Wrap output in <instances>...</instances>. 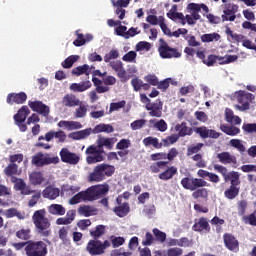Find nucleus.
<instances>
[{
    "label": "nucleus",
    "instance_id": "nucleus-1",
    "mask_svg": "<svg viewBox=\"0 0 256 256\" xmlns=\"http://www.w3.org/2000/svg\"><path fill=\"white\" fill-rule=\"evenodd\" d=\"M213 169L222 175L225 183L230 182V187L224 191L226 199L233 200L239 197V191L241 190V174L237 171L229 172L227 167L219 164H214Z\"/></svg>",
    "mask_w": 256,
    "mask_h": 256
},
{
    "label": "nucleus",
    "instance_id": "nucleus-2",
    "mask_svg": "<svg viewBox=\"0 0 256 256\" xmlns=\"http://www.w3.org/2000/svg\"><path fill=\"white\" fill-rule=\"evenodd\" d=\"M107 193H109L108 184L94 185L85 191L78 192L70 199L69 203L70 205H77L78 203H81V201H84V203L97 201V199H100L103 195H107Z\"/></svg>",
    "mask_w": 256,
    "mask_h": 256
},
{
    "label": "nucleus",
    "instance_id": "nucleus-3",
    "mask_svg": "<svg viewBox=\"0 0 256 256\" xmlns=\"http://www.w3.org/2000/svg\"><path fill=\"white\" fill-rule=\"evenodd\" d=\"M45 209L36 210L32 216L34 227L41 237H49L51 235V221L46 217Z\"/></svg>",
    "mask_w": 256,
    "mask_h": 256
},
{
    "label": "nucleus",
    "instance_id": "nucleus-4",
    "mask_svg": "<svg viewBox=\"0 0 256 256\" xmlns=\"http://www.w3.org/2000/svg\"><path fill=\"white\" fill-rule=\"evenodd\" d=\"M61 160L59 156L51 153L38 152L34 156H32L31 164L34 167H45L46 165H59Z\"/></svg>",
    "mask_w": 256,
    "mask_h": 256
},
{
    "label": "nucleus",
    "instance_id": "nucleus-5",
    "mask_svg": "<svg viewBox=\"0 0 256 256\" xmlns=\"http://www.w3.org/2000/svg\"><path fill=\"white\" fill-rule=\"evenodd\" d=\"M25 253L27 256H47L49 249L47 243L39 240H29L28 245L25 247Z\"/></svg>",
    "mask_w": 256,
    "mask_h": 256
},
{
    "label": "nucleus",
    "instance_id": "nucleus-6",
    "mask_svg": "<svg viewBox=\"0 0 256 256\" xmlns=\"http://www.w3.org/2000/svg\"><path fill=\"white\" fill-rule=\"evenodd\" d=\"M111 247V242L109 240H90L86 245V251L91 256L103 255L105 254V249Z\"/></svg>",
    "mask_w": 256,
    "mask_h": 256
},
{
    "label": "nucleus",
    "instance_id": "nucleus-7",
    "mask_svg": "<svg viewBox=\"0 0 256 256\" xmlns=\"http://www.w3.org/2000/svg\"><path fill=\"white\" fill-rule=\"evenodd\" d=\"M86 163L88 165H95V163H101L105 161V150H101L97 145H90L85 151Z\"/></svg>",
    "mask_w": 256,
    "mask_h": 256
},
{
    "label": "nucleus",
    "instance_id": "nucleus-8",
    "mask_svg": "<svg viewBox=\"0 0 256 256\" xmlns=\"http://www.w3.org/2000/svg\"><path fill=\"white\" fill-rule=\"evenodd\" d=\"M180 183L183 189L187 191H197V189H201L202 187H209V184L204 179L193 178L191 176L182 178Z\"/></svg>",
    "mask_w": 256,
    "mask_h": 256
},
{
    "label": "nucleus",
    "instance_id": "nucleus-9",
    "mask_svg": "<svg viewBox=\"0 0 256 256\" xmlns=\"http://www.w3.org/2000/svg\"><path fill=\"white\" fill-rule=\"evenodd\" d=\"M160 43L158 52L162 59H179L181 57V52L177 48H171L163 39H160Z\"/></svg>",
    "mask_w": 256,
    "mask_h": 256
},
{
    "label": "nucleus",
    "instance_id": "nucleus-10",
    "mask_svg": "<svg viewBox=\"0 0 256 256\" xmlns=\"http://www.w3.org/2000/svg\"><path fill=\"white\" fill-rule=\"evenodd\" d=\"M223 14L221 16L222 21H235L237 19V12L239 11V5L228 2L223 6Z\"/></svg>",
    "mask_w": 256,
    "mask_h": 256
},
{
    "label": "nucleus",
    "instance_id": "nucleus-11",
    "mask_svg": "<svg viewBox=\"0 0 256 256\" xmlns=\"http://www.w3.org/2000/svg\"><path fill=\"white\" fill-rule=\"evenodd\" d=\"M59 155L62 163H67L68 165H77L81 161V157L75 152H70L68 148H62Z\"/></svg>",
    "mask_w": 256,
    "mask_h": 256
},
{
    "label": "nucleus",
    "instance_id": "nucleus-12",
    "mask_svg": "<svg viewBox=\"0 0 256 256\" xmlns=\"http://www.w3.org/2000/svg\"><path fill=\"white\" fill-rule=\"evenodd\" d=\"M255 99V96L251 93H247L243 90L237 92V101L241 106H238L240 111H247L250 107V102Z\"/></svg>",
    "mask_w": 256,
    "mask_h": 256
},
{
    "label": "nucleus",
    "instance_id": "nucleus-13",
    "mask_svg": "<svg viewBox=\"0 0 256 256\" xmlns=\"http://www.w3.org/2000/svg\"><path fill=\"white\" fill-rule=\"evenodd\" d=\"M194 133L199 135L201 139H219L221 137V133L209 129L206 126L194 127Z\"/></svg>",
    "mask_w": 256,
    "mask_h": 256
},
{
    "label": "nucleus",
    "instance_id": "nucleus-14",
    "mask_svg": "<svg viewBox=\"0 0 256 256\" xmlns=\"http://www.w3.org/2000/svg\"><path fill=\"white\" fill-rule=\"evenodd\" d=\"M192 231L196 233H211V225H209V219L206 217H200L194 220Z\"/></svg>",
    "mask_w": 256,
    "mask_h": 256
},
{
    "label": "nucleus",
    "instance_id": "nucleus-15",
    "mask_svg": "<svg viewBox=\"0 0 256 256\" xmlns=\"http://www.w3.org/2000/svg\"><path fill=\"white\" fill-rule=\"evenodd\" d=\"M11 182L14 183L15 191H20L21 195H31L35 193L34 190H31L29 186L25 183V180L17 177H12Z\"/></svg>",
    "mask_w": 256,
    "mask_h": 256
},
{
    "label": "nucleus",
    "instance_id": "nucleus-16",
    "mask_svg": "<svg viewBox=\"0 0 256 256\" xmlns=\"http://www.w3.org/2000/svg\"><path fill=\"white\" fill-rule=\"evenodd\" d=\"M223 241L226 249L229 251H233L234 253H237L239 251V240L231 234V233H225L223 235Z\"/></svg>",
    "mask_w": 256,
    "mask_h": 256
},
{
    "label": "nucleus",
    "instance_id": "nucleus-17",
    "mask_svg": "<svg viewBox=\"0 0 256 256\" xmlns=\"http://www.w3.org/2000/svg\"><path fill=\"white\" fill-rule=\"evenodd\" d=\"M146 111H149L150 117H162L163 116V102L156 100L155 102L146 105Z\"/></svg>",
    "mask_w": 256,
    "mask_h": 256
},
{
    "label": "nucleus",
    "instance_id": "nucleus-18",
    "mask_svg": "<svg viewBox=\"0 0 256 256\" xmlns=\"http://www.w3.org/2000/svg\"><path fill=\"white\" fill-rule=\"evenodd\" d=\"M25 101H27V94L25 92L9 93L6 98V103H8V105H23Z\"/></svg>",
    "mask_w": 256,
    "mask_h": 256
},
{
    "label": "nucleus",
    "instance_id": "nucleus-19",
    "mask_svg": "<svg viewBox=\"0 0 256 256\" xmlns=\"http://www.w3.org/2000/svg\"><path fill=\"white\" fill-rule=\"evenodd\" d=\"M28 105L32 111H35L44 117L49 116V106L43 104L41 101H29Z\"/></svg>",
    "mask_w": 256,
    "mask_h": 256
},
{
    "label": "nucleus",
    "instance_id": "nucleus-20",
    "mask_svg": "<svg viewBox=\"0 0 256 256\" xmlns=\"http://www.w3.org/2000/svg\"><path fill=\"white\" fill-rule=\"evenodd\" d=\"M80 30L75 31L76 39L73 41L75 47H83L86 43H91L93 41V36L91 34L83 35L79 32Z\"/></svg>",
    "mask_w": 256,
    "mask_h": 256
},
{
    "label": "nucleus",
    "instance_id": "nucleus-21",
    "mask_svg": "<svg viewBox=\"0 0 256 256\" xmlns=\"http://www.w3.org/2000/svg\"><path fill=\"white\" fill-rule=\"evenodd\" d=\"M88 181L99 183L101 181H105V175L103 174V170L101 169L100 164H98L92 173L88 176Z\"/></svg>",
    "mask_w": 256,
    "mask_h": 256
},
{
    "label": "nucleus",
    "instance_id": "nucleus-22",
    "mask_svg": "<svg viewBox=\"0 0 256 256\" xmlns=\"http://www.w3.org/2000/svg\"><path fill=\"white\" fill-rule=\"evenodd\" d=\"M109 65L111 69H113V71L117 73V77H119V79H125L127 71H125V68L123 67V62H121L120 60L111 61L109 62Z\"/></svg>",
    "mask_w": 256,
    "mask_h": 256
},
{
    "label": "nucleus",
    "instance_id": "nucleus-23",
    "mask_svg": "<svg viewBox=\"0 0 256 256\" xmlns=\"http://www.w3.org/2000/svg\"><path fill=\"white\" fill-rule=\"evenodd\" d=\"M217 159L223 165H231V163H233L234 165L237 164V157L231 155V153L229 152L218 153Z\"/></svg>",
    "mask_w": 256,
    "mask_h": 256
},
{
    "label": "nucleus",
    "instance_id": "nucleus-24",
    "mask_svg": "<svg viewBox=\"0 0 256 256\" xmlns=\"http://www.w3.org/2000/svg\"><path fill=\"white\" fill-rule=\"evenodd\" d=\"M29 113H31V110H29V107L22 106L18 110V112L14 115L15 123H25V121H27V117H29Z\"/></svg>",
    "mask_w": 256,
    "mask_h": 256
},
{
    "label": "nucleus",
    "instance_id": "nucleus-25",
    "mask_svg": "<svg viewBox=\"0 0 256 256\" xmlns=\"http://www.w3.org/2000/svg\"><path fill=\"white\" fill-rule=\"evenodd\" d=\"M64 107H77L81 105V100L75 94H66L62 99Z\"/></svg>",
    "mask_w": 256,
    "mask_h": 256
},
{
    "label": "nucleus",
    "instance_id": "nucleus-26",
    "mask_svg": "<svg viewBox=\"0 0 256 256\" xmlns=\"http://www.w3.org/2000/svg\"><path fill=\"white\" fill-rule=\"evenodd\" d=\"M91 87V81L87 80L80 83H72L70 85V91H73V93H83V91H87V89H91Z\"/></svg>",
    "mask_w": 256,
    "mask_h": 256
},
{
    "label": "nucleus",
    "instance_id": "nucleus-27",
    "mask_svg": "<svg viewBox=\"0 0 256 256\" xmlns=\"http://www.w3.org/2000/svg\"><path fill=\"white\" fill-rule=\"evenodd\" d=\"M3 173L6 177H11V179H13V177L21 175V169H19V164L9 162V164L4 168Z\"/></svg>",
    "mask_w": 256,
    "mask_h": 256
},
{
    "label": "nucleus",
    "instance_id": "nucleus-28",
    "mask_svg": "<svg viewBox=\"0 0 256 256\" xmlns=\"http://www.w3.org/2000/svg\"><path fill=\"white\" fill-rule=\"evenodd\" d=\"M97 147L101 151H105L103 147H106V149H113V145H115V139L114 138H105V137H100L97 139Z\"/></svg>",
    "mask_w": 256,
    "mask_h": 256
},
{
    "label": "nucleus",
    "instance_id": "nucleus-29",
    "mask_svg": "<svg viewBox=\"0 0 256 256\" xmlns=\"http://www.w3.org/2000/svg\"><path fill=\"white\" fill-rule=\"evenodd\" d=\"M198 177H201V179H209L211 183H219L221 181V178H219V175L215 173H211L207 170L200 169L197 172Z\"/></svg>",
    "mask_w": 256,
    "mask_h": 256
},
{
    "label": "nucleus",
    "instance_id": "nucleus-30",
    "mask_svg": "<svg viewBox=\"0 0 256 256\" xmlns=\"http://www.w3.org/2000/svg\"><path fill=\"white\" fill-rule=\"evenodd\" d=\"M60 193H61V190H59V188L48 186L43 190L42 195L44 199L54 200V199H57V197H59Z\"/></svg>",
    "mask_w": 256,
    "mask_h": 256
},
{
    "label": "nucleus",
    "instance_id": "nucleus-31",
    "mask_svg": "<svg viewBox=\"0 0 256 256\" xmlns=\"http://www.w3.org/2000/svg\"><path fill=\"white\" fill-rule=\"evenodd\" d=\"M113 211L117 217H127L129 215V212L131 211V207H129V203L124 202L119 206H116L113 208Z\"/></svg>",
    "mask_w": 256,
    "mask_h": 256
},
{
    "label": "nucleus",
    "instance_id": "nucleus-32",
    "mask_svg": "<svg viewBox=\"0 0 256 256\" xmlns=\"http://www.w3.org/2000/svg\"><path fill=\"white\" fill-rule=\"evenodd\" d=\"M91 133H92V129L88 128V129L80 130L77 132H72L68 135V137L70 139H73L74 141H81V139H87V137H89Z\"/></svg>",
    "mask_w": 256,
    "mask_h": 256
},
{
    "label": "nucleus",
    "instance_id": "nucleus-33",
    "mask_svg": "<svg viewBox=\"0 0 256 256\" xmlns=\"http://www.w3.org/2000/svg\"><path fill=\"white\" fill-rule=\"evenodd\" d=\"M115 129L111 124L100 123L92 129V133L97 135L99 133H113Z\"/></svg>",
    "mask_w": 256,
    "mask_h": 256
},
{
    "label": "nucleus",
    "instance_id": "nucleus-34",
    "mask_svg": "<svg viewBox=\"0 0 256 256\" xmlns=\"http://www.w3.org/2000/svg\"><path fill=\"white\" fill-rule=\"evenodd\" d=\"M220 130L225 133L226 135H229L230 137H235L237 135H239V133H241V129H239L238 127L234 126V125H227V124H222L220 126Z\"/></svg>",
    "mask_w": 256,
    "mask_h": 256
},
{
    "label": "nucleus",
    "instance_id": "nucleus-35",
    "mask_svg": "<svg viewBox=\"0 0 256 256\" xmlns=\"http://www.w3.org/2000/svg\"><path fill=\"white\" fill-rule=\"evenodd\" d=\"M78 213L83 217H91L97 215V208L90 205H83L78 208Z\"/></svg>",
    "mask_w": 256,
    "mask_h": 256
},
{
    "label": "nucleus",
    "instance_id": "nucleus-36",
    "mask_svg": "<svg viewBox=\"0 0 256 256\" xmlns=\"http://www.w3.org/2000/svg\"><path fill=\"white\" fill-rule=\"evenodd\" d=\"M175 175H177V167L171 166L159 174V179H161V181H169V179H173Z\"/></svg>",
    "mask_w": 256,
    "mask_h": 256
},
{
    "label": "nucleus",
    "instance_id": "nucleus-37",
    "mask_svg": "<svg viewBox=\"0 0 256 256\" xmlns=\"http://www.w3.org/2000/svg\"><path fill=\"white\" fill-rule=\"evenodd\" d=\"M176 131L178 132L179 137H187V135H193L194 128L187 126L185 123L176 125Z\"/></svg>",
    "mask_w": 256,
    "mask_h": 256
},
{
    "label": "nucleus",
    "instance_id": "nucleus-38",
    "mask_svg": "<svg viewBox=\"0 0 256 256\" xmlns=\"http://www.w3.org/2000/svg\"><path fill=\"white\" fill-rule=\"evenodd\" d=\"M48 212L50 215L63 216L65 213H67V210L61 204H51L48 207Z\"/></svg>",
    "mask_w": 256,
    "mask_h": 256
},
{
    "label": "nucleus",
    "instance_id": "nucleus-39",
    "mask_svg": "<svg viewBox=\"0 0 256 256\" xmlns=\"http://www.w3.org/2000/svg\"><path fill=\"white\" fill-rule=\"evenodd\" d=\"M142 142H143V145H145V147H150V145H152L154 149L163 148V143H159V139L155 137L148 136L144 138Z\"/></svg>",
    "mask_w": 256,
    "mask_h": 256
},
{
    "label": "nucleus",
    "instance_id": "nucleus-40",
    "mask_svg": "<svg viewBox=\"0 0 256 256\" xmlns=\"http://www.w3.org/2000/svg\"><path fill=\"white\" fill-rule=\"evenodd\" d=\"M16 237L20 241H31V228H22L16 231Z\"/></svg>",
    "mask_w": 256,
    "mask_h": 256
},
{
    "label": "nucleus",
    "instance_id": "nucleus-41",
    "mask_svg": "<svg viewBox=\"0 0 256 256\" xmlns=\"http://www.w3.org/2000/svg\"><path fill=\"white\" fill-rule=\"evenodd\" d=\"M203 147H205V144L201 142L189 145L186 150L187 157H191L192 155L198 154L201 151V149H203Z\"/></svg>",
    "mask_w": 256,
    "mask_h": 256
},
{
    "label": "nucleus",
    "instance_id": "nucleus-42",
    "mask_svg": "<svg viewBox=\"0 0 256 256\" xmlns=\"http://www.w3.org/2000/svg\"><path fill=\"white\" fill-rule=\"evenodd\" d=\"M72 75H75L76 77H79L81 75H86L87 79H89V65L84 64L82 66H78L72 70Z\"/></svg>",
    "mask_w": 256,
    "mask_h": 256
},
{
    "label": "nucleus",
    "instance_id": "nucleus-43",
    "mask_svg": "<svg viewBox=\"0 0 256 256\" xmlns=\"http://www.w3.org/2000/svg\"><path fill=\"white\" fill-rule=\"evenodd\" d=\"M30 183L32 185H41L45 181L43 178V173L34 171L29 175Z\"/></svg>",
    "mask_w": 256,
    "mask_h": 256
},
{
    "label": "nucleus",
    "instance_id": "nucleus-44",
    "mask_svg": "<svg viewBox=\"0 0 256 256\" xmlns=\"http://www.w3.org/2000/svg\"><path fill=\"white\" fill-rule=\"evenodd\" d=\"M92 82L94 86L96 87L97 93H107L109 91V86H103V80L93 77Z\"/></svg>",
    "mask_w": 256,
    "mask_h": 256
},
{
    "label": "nucleus",
    "instance_id": "nucleus-45",
    "mask_svg": "<svg viewBox=\"0 0 256 256\" xmlns=\"http://www.w3.org/2000/svg\"><path fill=\"white\" fill-rule=\"evenodd\" d=\"M167 256H181L183 255V249L179 247L169 248L166 251ZM184 256H195V252H189L188 254Z\"/></svg>",
    "mask_w": 256,
    "mask_h": 256
},
{
    "label": "nucleus",
    "instance_id": "nucleus-46",
    "mask_svg": "<svg viewBox=\"0 0 256 256\" xmlns=\"http://www.w3.org/2000/svg\"><path fill=\"white\" fill-rule=\"evenodd\" d=\"M242 222L245 225H251L252 227H256V210L253 211V213L249 215H243L242 216Z\"/></svg>",
    "mask_w": 256,
    "mask_h": 256
},
{
    "label": "nucleus",
    "instance_id": "nucleus-47",
    "mask_svg": "<svg viewBox=\"0 0 256 256\" xmlns=\"http://www.w3.org/2000/svg\"><path fill=\"white\" fill-rule=\"evenodd\" d=\"M100 168L102 169V173L104 175V178L106 177H112V175L115 173V166L110 164H99Z\"/></svg>",
    "mask_w": 256,
    "mask_h": 256
},
{
    "label": "nucleus",
    "instance_id": "nucleus-48",
    "mask_svg": "<svg viewBox=\"0 0 256 256\" xmlns=\"http://www.w3.org/2000/svg\"><path fill=\"white\" fill-rule=\"evenodd\" d=\"M109 239L110 246L112 245L114 249H117V247H121V245H125V238L121 236L112 235L109 237Z\"/></svg>",
    "mask_w": 256,
    "mask_h": 256
},
{
    "label": "nucleus",
    "instance_id": "nucleus-49",
    "mask_svg": "<svg viewBox=\"0 0 256 256\" xmlns=\"http://www.w3.org/2000/svg\"><path fill=\"white\" fill-rule=\"evenodd\" d=\"M193 199H207L209 197V190L206 188H198L192 193Z\"/></svg>",
    "mask_w": 256,
    "mask_h": 256
},
{
    "label": "nucleus",
    "instance_id": "nucleus-50",
    "mask_svg": "<svg viewBox=\"0 0 256 256\" xmlns=\"http://www.w3.org/2000/svg\"><path fill=\"white\" fill-rule=\"evenodd\" d=\"M168 19L171 21H177L179 19L181 21V25H186L185 15L182 12H168L167 14Z\"/></svg>",
    "mask_w": 256,
    "mask_h": 256
},
{
    "label": "nucleus",
    "instance_id": "nucleus-51",
    "mask_svg": "<svg viewBox=\"0 0 256 256\" xmlns=\"http://www.w3.org/2000/svg\"><path fill=\"white\" fill-rule=\"evenodd\" d=\"M230 147H234V149H237L239 153L244 154L246 151L245 145H243V141L239 139H231L229 142Z\"/></svg>",
    "mask_w": 256,
    "mask_h": 256
},
{
    "label": "nucleus",
    "instance_id": "nucleus-52",
    "mask_svg": "<svg viewBox=\"0 0 256 256\" xmlns=\"http://www.w3.org/2000/svg\"><path fill=\"white\" fill-rule=\"evenodd\" d=\"M221 39V35L218 33L204 34L201 36L202 43H211L213 41H219Z\"/></svg>",
    "mask_w": 256,
    "mask_h": 256
},
{
    "label": "nucleus",
    "instance_id": "nucleus-53",
    "mask_svg": "<svg viewBox=\"0 0 256 256\" xmlns=\"http://www.w3.org/2000/svg\"><path fill=\"white\" fill-rule=\"evenodd\" d=\"M76 61H79V56L71 55L62 62V67L64 69H71Z\"/></svg>",
    "mask_w": 256,
    "mask_h": 256
},
{
    "label": "nucleus",
    "instance_id": "nucleus-54",
    "mask_svg": "<svg viewBox=\"0 0 256 256\" xmlns=\"http://www.w3.org/2000/svg\"><path fill=\"white\" fill-rule=\"evenodd\" d=\"M237 59H239V56L237 55L220 56L219 65H229V63H235Z\"/></svg>",
    "mask_w": 256,
    "mask_h": 256
},
{
    "label": "nucleus",
    "instance_id": "nucleus-55",
    "mask_svg": "<svg viewBox=\"0 0 256 256\" xmlns=\"http://www.w3.org/2000/svg\"><path fill=\"white\" fill-rule=\"evenodd\" d=\"M91 237L94 238V240H99L100 237H103L105 235V226L104 225H98L96 226L95 231H90Z\"/></svg>",
    "mask_w": 256,
    "mask_h": 256
},
{
    "label": "nucleus",
    "instance_id": "nucleus-56",
    "mask_svg": "<svg viewBox=\"0 0 256 256\" xmlns=\"http://www.w3.org/2000/svg\"><path fill=\"white\" fill-rule=\"evenodd\" d=\"M152 232L155 237L154 239L158 241V243H163L164 241H167V234L165 232L159 230L158 228H154Z\"/></svg>",
    "mask_w": 256,
    "mask_h": 256
},
{
    "label": "nucleus",
    "instance_id": "nucleus-57",
    "mask_svg": "<svg viewBox=\"0 0 256 256\" xmlns=\"http://www.w3.org/2000/svg\"><path fill=\"white\" fill-rule=\"evenodd\" d=\"M225 33L228 37H231L234 41H237V43L243 41L245 39V36L237 33H233V30L229 26L226 27Z\"/></svg>",
    "mask_w": 256,
    "mask_h": 256
},
{
    "label": "nucleus",
    "instance_id": "nucleus-58",
    "mask_svg": "<svg viewBox=\"0 0 256 256\" xmlns=\"http://www.w3.org/2000/svg\"><path fill=\"white\" fill-rule=\"evenodd\" d=\"M76 119H83L87 115V106L84 104H79V107L76 109L74 113Z\"/></svg>",
    "mask_w": 256,
    "mask_h": 256
},
{
    "label": "nucleus",
    "instance_id": "nucleus-59",
    "mask_svg": "<svg viewBox=\"0 0 256 256\" xmlns=\"http://www.w3.org/2000/svg\"><path fill=\"white\" fill-rule=\"evenodd\" d=\"M169 162L165 161H158L150 165V171L151 173H159L161 171V168L167 166Z\"/></svg>",
    "mask_w": 256,
    "mask_h": 256
},
{
    "label": "nucleus",
    "instance_id": "nucleus-60",
    "mask_svg": "<svg viewBox=\"0 0 256 256\" xmlns=\"http://www.w3.org/2000/svg\"><path fill=\"white\" fill-rule=\"evenodd\" d=\"M192 161L196 162V167L204 168L207 167V163L203 160V154L198 153L192 156Z\"/></svg>",
    "mask_w": 256,
    "mask_h": 256
},
{
    "label": "nucleus",
    "instance_id": "nucleus-61",
    "mask_svg": "<svg viewBox=\"0 0 256 256\" xmlns=\"http://www.w3.org/2000/svg\"><path fill=\"white\" fill-rule=\"evenodd\" d=\"M23 159H24V156L21 153L12 154L8 157L9 163H12L14 165H19V164L23 163Z\"/></svg>",
    "mask_w": 256,
    "mask_h": 256
},
{
    "label": "nucleus",
    "instance_id": "nucleus-62",
    "mask_svg": "<svg viewBox=\"0 0 256 256\" xmlns=\"http://www.w3.org/2000/svg\"><path fill=\"white\" fill-rule=\"evenodd\" d=\"M113 59H119V51L118 50H110V53L105 54L104 61L105 63H111Z\"/></svg>",
    "mask_w": 256,
    "mask_h": 256
},
{
    "label": "nucleus",
    "instance_id": "nucleus-63",
    "mask_svg": "<svg viewBox=\"0 0 256 256\" xmlns=\"http://www.w3.org/2000/svg\"><path fill=\"white\" fill-rule=\"evenodd\" d=\"M153 243H155V237L151 232H146L145 238L142 240V245L144 247H151Z\"/></svg>",
    "mask_w": 256,
    "mask_h": 256
},
{
    "label": "nucleus",
    "instance_id": "nucleus-64",
    "mask_svg": "<svg viewBox=\"0 0 256 256\" xmlns=\"http://www.w3.org/2000/svg\"><path fill=\"white\" fill-rule=\"evenodd\" d=\"M129 147H131V140H129V139H121L116 144V149H119L120 151H123L125 149H129Z\"/></svg>",
    "mask_w": 256,
    "mask_h": 256
}]
</instances>
